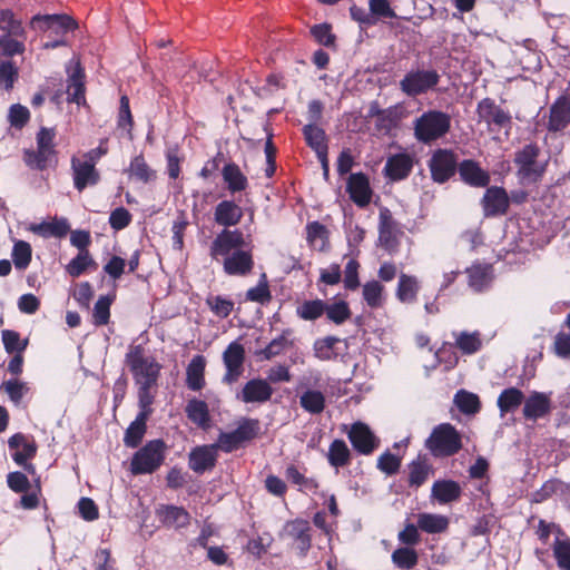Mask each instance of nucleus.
Wrapping results in <instances>:
<instances>
[{
	"label": "nucleus",
	"instance_id": "60",
	"mask_svg": "<svg viewBox=\"0 0 570 570\" xmlns=\"http://www.w3.org/2000/svg\"><path fill=\"white\" fill-rule=\"evenodd\" d=\"M2 342L8 353L16 354L22 353L28 345L27 340L21 341L19 333L11 330L2 331Z\"/></svg>",
	"mask_w": 570,
	"mask_h": 570
},
{
	"label": "nucleus",
	"instance_id": "58",
	"mask_svg": "<svg viewBox=\"0 0 570 570\" xmlns=\"http://www.w3.org/2000/svg\"><path fill=\"white\" fill-rule=\"evenodd\" d=\"M31 246L24 240L16 242L12 249V259L16 268L26 269L31 261Z\"/></svg>",
	"mask_w": 570,
	"mask_h": 570
},
{
	"label": "nucleus",
	"instance_id": "40",
	"mask_svg": "<svg viewBox=\"0 0 570 570\" xmlns=\"http://www.w3.org/2000/svg\"><path fill=\"white\" fill-rule=\"evenodd\" d=\"M449 527V519L441 514L421 513L417 515V528L428 533H441Z\"/></svg>",
	"mask_w": 570,
	"mask_h": 570
},
{
	"label": "nucleus",
	"instance_id": "47",
	"mask_svg": "<svg viewBox=\"0 0 570 570\" xmlns=\"http://www.w3.org/2000/svg\"><path fill=\"white\" fill-rule=\"evenodd\" d=\"M128 173L142 183H149L156 178V171L148 166L141 155L131 159Z\"/></svg>",
	"mask_w": 570,
	"mask_h": 570
},
{
	"label": "nucleus",
	"instance_id": "13",
	"mask_svg": "<svg viewBox=\"0 0 570 570\" xmlns=\"http://www.w3.org/2000/svg\"><path fill=\"white\" fill-rule=\"evenodd\" d=\"M485 217H493L507 214L510 205V198L504 188L489 187L481 200Z\"/></svg>",
	"mask_w": 570,
	"mask_h": 570
},
{
	"label": "nucleus",
	"instance_id": "37",
	"mask_svg": "<svg viewBox=\"0 0 570 570\" xmlns=\"http://www.w3.org/2000/svg\"><path fill=\"white\" fill-rule=\"evenodd\" d=\"M222 175L229 191L237 193L246 189L247 178L236 164L224 166Z\"/></svg>",
	"mask_w": 570,
	"mask_h": 570
},
{
	"label": "nucleus",
	"instance_id": "61",
	"mask_svg": "<svg viewBox=\"0 0 570 570\" xmlns=\"http://www.w3.org/2000/svg\"><path fill=\"white\" fill-rule=\"evenodd\" d=\"M392 560L401 569H412L417 563V554L413 549L400 548L392 553Z\"/></svg>",
	"mask_w": 570,
	"mask_h": 570
},
{
	"label": "nucleus",
	"instance_id": "4",
	"mask_svg": "<svg viewBox=\"0 0 570 570\" xmlns=\"http://www.w3.org/2000/svg\"><path fill=\"white\" fill-rule=\"evenodd\" d=\"M165 443L161 440L149 441L137 451L130 462V471L134 475L153 473L164 462Z\"/></svg>",
	"mask_w": 570,
	"mask_h": 570
},
{
	"label": "nucleus",
	"instance_id": "54",
	"mask_svg": "<svg viewBox=\"0 0 570 570\" xmlns=\"http://www.w3.org/2000/svg\"><path fill=\"white\" fill-rule=\"evenodd\" d=\"M209 309L218 317H228L234 309V302L219 295H209L206 298Z\"/></svg>",
	"mask_w": 570,
	"mask_h": 570
},
{
	"label": "nucleus",
	"instance_id": "5",
	"mask_svg": "<svg viewBox=\"0 0 570 570\" xmlns=\"http://www.w3.org/2000/svg\"><path fill=\"white\" fill-rule=\"evenodd\" d=\"M56 132L53 129L41 128L37 134V151L26 150L23 160L32 169L42 170L53 160L56 150L53 139Z\"/></svg>",
	"mask_w": 570,
	"mask_h": 570
},
{
	"label": "nucleus",
	"instance_id": "35",
	"mask_svg": "<svg viewBox=\"0 0 570 570\" xmlns=\"http://www.w3.org/2000/svg\"><path fill=\"white\" fill-rule=\"evenodd\" d=\"M351 458V450L343 440L336 439L331 443L327 460L333 468L338 469L348 465Z\"/></svg>",
	"mask_w": 570,
	"mask_h": 570
},
{
	"label": "nucleus",
	"instance_id": "46",
	"mask_svg": "<svg viewBox=\"0 0 570 570\" xmlns=\"http://www.w3.org/2000/svg\"><path fill=\"white\" fill-rule=\"evenodd\" d=\"M432 471L431 465L426 460L417 459L409 465V484L410 487L419 488L429 478Z\"/></svg>",
	"mask_w": 570,
	"mask_h": 570
},
{
	"label": "nucleus",
	"instance_id": "39",
	"mask_svg": "<svg viewBox=\"0 0 570 570\" xmlns=\"http://www.w3.org/2000/svg\"><path fill=\"white\" fill-rule=\"evenodd\" d=\"M341 340L335 336H326L315 341L313 350L314 355L321 361H331L338 356L337 344Z\"/></svg>",
	"mask_w": 570,
	"mask_h": 570
},
{
	"label": "nucleus",
	"instance_id": "50",
	"mask_svg": "<svg viewBox=\"0 0 570 570\" xmlns=\"http://www.w3.org/2000/svg\"><path fill=\"white\" fill-rule=\"evenodd\" d=\"M482 345L479 332H460L455 334V346L464 354L476 353Z\"/></svg>",
	"mask_w": 570,
	"mask_h": 570
},
{
	"label": "nucleus",
	"instance_id": "59",
	"mask_svg": "<svg viewBox=\"0 0 570 570\" xmlns=\"http://www.w3.org/2000/svg\"><path fill=\"white\" fill-rule=\"evenodd\" d=\"M272 298L268 284L266 281V275L263 274L257 286L249 288L246 292V299L250 302H256L259 304L268 303Z\"/></svg>",
	"mask_w": 570,
	"mask_h": 570
},
{
	"label": "nucleus",
	"instance_id": "20",
	"mask_svg": "<svg viewBox=\"0 0 570 570\" xmlns=\"http://www.w3.org/2000/svg\"><path fill=\"white\" fill-rule=\"evenodd\" d=\"M458 171L461 179L472 187H487L490 183L489 173L472 159H465L460 163Z\"/></svg>",
	"mask_w": 570,
	"mask_h": 570
},
{
	"label": "nucleus",
	"instance_id": "31",
	"mask_svg": "<svg viewBox=\"0 0 570 570\" xmlns=\"http://www.w3.org/2000/svg\"><path fill=\"white\" fill-rule=\"evenodd\" d=\"M83 71L79 65L76 63L73 71L69 75L68 86H67V95L68 101L76 102L77 105L85 104V82H83Z\"/></svg>",
	"mask_w": 570,
	"mask_h": 570
},
{
	"label": "nucleus",
	"instance_id": "21",
	"mask_svg": "<svg viewBox=\"0 0 570 570\" xmlns=\"http://www.w3.org/2000/svg\"><path fill=\"white\" fill-rule=\"evenodd\" d=\"M379 222V240L383 247L392 250L396 246L399 234L397 223L394 220L392 213L387 208L380 209Z\"/></svg>",
	"mask_w": 570,
	"mask_h": 570
},
{
	"label": "nucleus",
	"instance_id": "1",
	"mask_svg": "<svg viewBox=\"0 0 570 570\" xmlns=\"http://www.w3.org/2000/svg\"><path fill=\"white\" fill-rule=\"evenodd\" d=\"M127 363L132 372L138 389L139 406H150L155 395L153 389L157 385L160 365L153 357L144 355L140 346L132 347L127 354Z\"/></svg>",
	"mask_w": 570,
	"mask_h": 570
},
{
	"label": "nucleus",
	"instance_id": "15",
	"mask_svg": "<svg viewBox=\"0 0 570 570\" xmlns=\"http://www.w3.org/2000/svg\"><path fill=\"white\" fill-rule=\"evenodd\" d=\"M353 448L361 454H371L379 445V442L368 426L364 423H354L347 434Z\"/></svg>",
	"mask_w": 570,
	"mask_h": 570
},
{
	"label": "nucleus",
	"instance_id": "6",
	"mask_svg": "<svg viewBox=\"0 0 570 570\" xmlns=\"http://www.w3.org/2000/svg\"><path fill=\"white\" fill-rule=\"evenodd\" d=\"M540 149L534 144L525 145L515 154L514 163L518 166V176L522 180L535 183L546 171V165L538 163Z\"/></svg>",
	"mask_w": 570,
	"mask_h": 570
},
{
	"label": "nucleus",
	"instance_id": "24",
	"mask_svg": "<svg viewBox=\"0 0 570 570\" xmlns=\"http://www.w3.org/2000/svg\"><path fill=\"white\" fill-rule=\"evenodd\" d=\"M412 168V156L405 153H401L387 158L384 173L391 180H401L410 175Z\"/></svg>",
	"mask_w": 570,
	"mask_h": 570
},
{
	"label": "nucleus",
	"instance_id": "52",
	"mask_svg": "<svg viewBox=\"0 0 570 570\" xmlns=\"http://www.w3.org/2000/svg\"><path fill=\"white\" fill-rule=\"evenodd\" d=\"M285 475L288 481L298 485L301 491L306 493H315L317 491L318 483L314 479L304 476L294 465H289L286 469Z\"/></svg>",
	"mask_w": 570,
	"mask_h": 570
},
{
	"label": "nucleus",
	"instance_id": "45",
	"mask_svg": "<svg viewBox=\"0 0 570 570\" xmlns=\"http://www.w3.org/2000/svg\"><path fill=\"white\" fill-rule=\"evenodd\" d=\"M303 132L308 146L315 150L316 155L318 153L327 151V145L325 144V132L324 130L314 124H307L303 128Z\"/></svg>",
	"mask_w": 570,
	"mask_h": 570
},
{
	"label": "nucleus",
	"instance_id": "16",
	"mask_svg": "<svg viewBox=\"0 0 570 570\" xmlns=\"http://www.w3.org/2000/svg\"><path fill=\"white\" fill-rule=\"evenodd\" d=\"M272 395L273 387L266 380L253 379L244 385L237 399L244 403H265Z\"/></svg>",
	"mask_w": 570,
	"mask_h": 570
},
{
	"label": "nucleus",
	"instance_id": "38",
	"mask_svg": "<svg viewBox=\"0 0 570 570\" xmlns=\"http://www.w3.org/2000/svg\"><path fill=\"white\" fill-rule=\"evenodd\" d=\"M159 513L163 522L173 528H184L190 520V515L185 509L174 505L163 507Z\"/></svg>",
	"mask_w": 570,
	"mask_h": 570
},
{
	"label": "nucleus",
	"instance_id": "56",
	"mask_svg": "<svg viewBox=\"0 0 570 570\" xmlns=\"http://www.w3.org/2000/svg\"><path fill=\"white\" fill-rule=\"evenodd\" d=\"M0 30L4 31L6 35L9 36H24V29L21 22L14 19L13 13L10 10H0Z\"/></svg>",
	"mask_w": 570,
	"mask_h": 570
},
{
	"label": "nucleus",
	"instance_id": "33",
	"mask_svg": "<svg viewBox=\"0 0 570 570\" xmlns=\"http://www.w3.org/2000/svg\"><path fill=\"white\" fill-rule=\"evenodd\" d=\"M185 412L187 414V417L197 426L206 429L209 426L210 416H209V410L206 402L193 399L189 400Z\"/></svg>",
	"mask_w": 570,
	"mask_h": 570
},
{
	"label": "nucleus",
	"instance_id": "57",
	"mask_svg": "<svg viewBox=\"0 0 570 570\" xmlns=\"http://www.w3.org/2000/svg\"><path fill=\"white\" fill-rule=\"evenodd\" d=\"M553 557L561 570H570V539H557L552 546Z\"/></svg>",
	"mask_w": 570,
	"mask_h": 570
},
{
	"label": "nucleus",
	"instance_id": "51",
	"mask_svg": "<svg viewBox=\"0 0 570 570\" xmlns=\"http://www.w3.org/2000/svg\"><path fill=\"white\" fill-rule=\"evenodd\" d=\"M384 286L377 281H371L363 285V298L371 308L383 305Z\"/></svg>",
	"mask_w": 570,
	"mask_h": 570
},
{
	"label": "nucleus",
	"instance_id": "27",
	"mask_svg": "<svg viewBox=\"0 0 570 570\" xmlns=\"http://www.w3.org/2000/svg\"><path fill=\"white\" fill-rule=\"evenodd\" d=\"M551 410V403L548 395L540 392H533L524 400L523 415L528 420H537L544 416Z\"/></svg>",
	"mask_w": 570,
	"mask_h": 570
},
{
	"label": "nucleus",
	"instance_id": "44",
	"mask_svg": "<svg viewBox=\"0 0 570 570\" xmlns=\"http://www.w3.org/2000/svg\"><path fill=\"white\" fill-rule=\"evenodd\" d=\"M324 314L330 322L336 325H342L352 316L347 302L342 299L332 303L326 302V311Z\"/></svg>",
	"mask_w": 570,
	"mask_h": 570
},
{
	"label": "nucleus",
	"instance_id": "14",
	"mask_svg": "<svg viewBox=\"0 0 570 570\" xmlns=\"http://www.w3.org/2000/svg\"><path fill=\"white\" fill-rule=\"evenodd\" d=\"M71 169L75 187L82 191L88 186H95L100 179V175L92 163L72 157Z\"/></svg>",
	"mask_w": 570,
	"mask_h": 570
},
{
	"label": "nucleus",
	"instance_id": "26",
	"mask_svg": "<svg viewBox=\"0 0 570 570\" xmlns=\"http://www.w3.org/2000/svg\"><path fill=\"white\" fill-rule=\"evenodd\" d=\"M140 409V413L125 432L124 443L128 448L138 446L146 433V421L151 413V409L150 406Z\"/></svg>",
	"mask_w": 570,
	"mask_h": 570
},
{
	"label": "nucleus",
	"instance_id": "29",
	"mask_svg": "<svg viewBox=\"0 0 570 570\" xmlns=\"http://www.w3.org/2000/svg\"><path fill=\"white\" fill-rule=\"evenodd\" d=\"M461 493L460 484L452 480L435 481L431 490L432 498L441 504L458 501Z\"/></svg>",
	"mask_w": 570,
	"mask_h": 570
},
{
	"label": "nucleus",
	"instance_id": "36",
	"mask_svg": "<svg viewBox=\"0 0 570 570\" xmlns=\"http://www.w3.org/2000/svg\"><path fill=\"white\" fill-rule=\"evenodd\" d=\"M70 227L66 219H55L31 225L30 230L43 237H63L68 234Z\"/></svg>",
	"mask_w": 570,
	"mask_h": 570
},
{
	"label": "nucleus",
	"instance_id": "25",
	"mask_svg": "<svg viewBox=\"0 0 570 570\" xmlns=\"http://www.w3.org/2000/svg\"><path fill=\"white\" fill-rule=\"evenodd\" d=\"M570 124V95L560 97L550 108L548 129L560 131Z\"/></svg>",
	"mask_w": 570,
	"mask_h": 570
},
{
	"label": "nucleus",
	"instance_id": "19",
	"mask_svg": "<svg viewBox=\"0 0 570 570\" xmlns=\"http://www.w3.org/2000/svg\"><path fill=\"white\" fill-rule=\"evenodd\" d=\"M311 527L305 520H293L285 524L284 537L293 540L297 544L301 554L305 556L311 548Z\"/></svg>",
	"mask_w": 570,
	"mask_h": 570
},
{
	"label": "nucleus",
	"instance_id": "18",
	"mask_svg": "<svg viewBox=\"0 0 570 570\" xmlns=\"http://www.w3.org/2000/svg\"><path fill=\"white\" fill-rule=\"evenodd\" d=\"M224 272L233 276H245L254 267V259L250 250H236L224 257Z\"/></svg>",
	"mask_w": 570,
	"mask_h": 570
},
{
	"label": "nucleus",
	"instance_id": "2",
	"mask_svg": "<svg viewBox=\"0 0 570 570\" xmlns=\"http://www.w3.org/2000/svg\"><path fill=\"white\" fill-rule=\"evenodd\" d=\"M451 128V117L439 110H428L414 120L413 130L417 141L431 144L445 136Z\"/></svg>",
	"mask_w": 570,
	"mask_h": 570
},
{
	"label": "nucleus",
	"instance_id": "32",
	"mask_svg": "<svg viewBox=\"0 0 570 570\" xmlns=\"http://www.w3.org/2000/svg\"><path fill=\"white\" fill-rule=\"evenodd\" d=\"M469 287L476 292H483L492 282L491 267L484 265H473L466 269Z\"/></svg>",
	"mask_w": 570,
	"mask_h": 570
},
{
	"label": "nucleus",
	"instance_id": "42",
	"mask_svg": "<svg viewBox=\"0 0 570 570\" xmlns=\"http://www.w3.org/2000/svg\"><path fill=\"white\" fill-rule=\"evenodd\" d=\"M307 242L316 250H324L328 244V232L318 222L309 223L306 226Z\"/></svg>",
	"mask_w": 570,
	"mask_h": 570
},
{
	"label": "nucleus",
	"instance_id": "34",
	"mask_svg": "<svg viewBox=\"0 0 570 570\" xmlns=\"http://www.w3.org/2000/svg\"><path fill=\"white\" fill-rule=\"evenodd\" d=\"M420 291V283L415 276L401 274L396 288V297L402 303H413Z\"/></svg>",
	"mask_w": 570,
	"mask_h": 570
},
{
	"label": "nucleus",
	"instance_id": "64",
	"mask_svg": "<svg viewBox=\"0 0 570 570\" xmlns=\"http://www.w3.org/2000/svg\"><path fill=\"white\" fill-rule=\"evenodd\" d=\"M110 299L106 296L100 297L94 307V323L98 326L105 325L108 323L110 317Z\"/></svg>",
	"mask_w": 570,
	"mask_h": 570
},
{
	"label": "nucleus",
	"instance_id": "8",
	"mask_svg": "<svg viewBox=\"0 0 570 570\" xmlns=\"http://www.w3.org/2000/svg\"><path fill=\"white\" fill-rule=\"evenodd\" d=\"M440 80L435 70H412L400 82L401 90L414 97L434 88Z\"/></svg>",
	"mask_w": 570,
	"mask_h": 570
},
{
	"label": "nucleus",
	"instance_id": "63",
	"mask_svg": "<svg viewBox=\"0 0 570 570\" xmlns=\"http://www.w3.org/2000/svg\"><path fill=\"white\" fill-rule=\"evenodd\" d=\"M12 36L3 35L0 37V58L6 59L24 51V45L21 41L11 38Z\"/></svg>",
	"mask_w": 570,
	"mask_h": 570
},
{
	"label": "nucleus",
	"instance_id": "53",
	"mask_svg": "<svg viewBox=\"0 0 570 570\" xmlns=\"http://www.w3.org/2000/svg\"><path fill=\"white\" fill-rule=\"evenodd\" d=\"M454 403L459 410L465 414H474L479 412L481 405L476 394L466 392L464 390H461L455 394Z\"/></svg>",
	"mask_w": 570,
	"mask_h": 570
},
{
	"label": "nucleus",
	"instance_id": "3",
	"mask_svg": "<svg viewBox=\"0 0 570 570\" xmlns=\"http://www.w3.org/2000/svg\"><path fill=\"white\" fill-rule=\"evenodd\" d=\"M425 446L436 458L454 455L462 449L461 434L450 423L439 424L425 441Z\"/></svg>",
	"mask_w": 570,
	"mask_h": 570
},
{
	"label": "nucleus",
	"instance_id": "12",
	"mask_svg": "<svg viewBox=\"0 0 570 570\" xmlns=\"http://www.w3.org/2000/svg\"><path fill=\"white\" fill-rule=\"evenodd\" d=\"M245 348L238 342L230 343L223 353L226 373L223 381L233 384L239 380L244 372Z\"/></svg>",
	"mask_w": 570,
	"mask_h": 570
},
{
	"label": "nucleus",
	"instance_id": "23",
	"mask_svg": "<svg viewBox=\"0 0 570 570\" xmlns=\"http://www.w3.org/2000/svg\"><path fill=\"white\" fill-rule=\"evenodd\" d=\"M216 445H204L194 449L189 454V468L196 473H203L215 466L217 452Z\"/></svg>",
	"mask_w": 570,
	"mask_h": 570
},
{
	"label": "nucleus",
	"instance_id": "7",
	"mask_svg": "<svg viewBox=\"0 0 570 570\" xmlns=\"http://www.w3.org/2000/svg\"><path fill=\"white\" fill-rule=\"evenodd\" d=\"M259 432V421L256 419H243L232 432H222L217 446L224 452L237 450L243 443L253 440Z\"/></svg>",
	"mask_w": 570,
	"mask_h": 570
},
{
	"label": "nucleus",
	"instance_id": "41",
	"mask_svg": "<svg viewBox=\"0 0 570 570\" xmlns=\"http://www.w3.org/2000/svg\"><path fill=\"white\" fill-rule=\"evenodd\" d=\"M524 401L522 391L517 387H509L502 391L498 397V406L503 416L508 412L517 410Z\"/></svg>",
	"mask_w": 570,
	"mask_h": 570
},
{
	"label": "nucleus",
	"instance_id": "22",
	"mask_svg": "<svg viewBox=\"0 0 570 570\" xmlns=\"http://www.w3.org/2000/svg\"><path fill=\"white\" fill-rule=\"evenodd\" d=\"M347 191L351 199L360 207H365L371 202L372 190L368 178L362 174H352L347 180Z\"/></svg>",
	"mask_w": 570,
	"mask_h": 570
},
{
	"label": "nucleus",
	"instance_id": "30",
	"mask_svg": "<svg viewBox=\"0 0 570 570\" xmlns=\"http://www.w3.org/2000/svg\"><path fill=\"white\" fill-rule=\"evenodd\" d=\"M206 360L203 355H196L191 358L186 370V383L193 391H199L205 385L204 372Z\"/></svg>",
	"mask_w": 570,
	"mask_h": 570
},
{
	"label": "nucleus",
	"instance_id": "48",
	"mask_svg": "<svg viewBox=\"0 0 570 570\" xmlns=\"http://www.w3.org/2000/svg\"><path fill=\"white\" fill-rule=\"evenodd\" d=\"M326 311V301L313 299L303 302L296 309L297 315L304 321H315Z\"/></svg>",
	"mask_w": 570,
	"mask_h": 570
},
{
	"label": "nucleus",
	"instance_id": "55",
	"mask_svg": "<svg viewBox=\"0 0 570 570\" xmlns=\"http://www.w3.org/2000/svg\"><path fill=\"white\" fill-rule=\"evenodd\" d=\"M90 266H96V263L88 250H82L70 261L66 269L70 276L78 277Z\"/></svg>",
	"mask_w": 570,
	"mask_h": 570
},
{
	"label": "nucleus",
	"instance_id": "43",
	"mask_svg": "<svg viewBox=\"0 0 570 570\" xmlns=\"http://www.w3.org/2000/svg\"><path fill=\"white\" fill-rule=\"evenodd\" d=\"M301 406L311 414H320L325 409V396L321 391L307 390L299 396Z\"/></svg>",
	"mask_w": 570,
	"mask_h": 570
},
{
	"label": "nucleus",
	"instance_id": "62",
	"mask_svg": "<svg viewBox=\"0 0 570 570\" xmlns=\"http://www.w3.org/2000/svg\"><path fill=\"white\" fill-rule=\"evenodd\" d=\"M18 78L17 67L8 59L0 58V86L9 90Z\"/></svg>",
	"mask_w": 570,
	"mask_h": 570
},
{
	"label": "nucleus",
	"instance_id": "9",
	"mask_svg": "<svg viewBox=\"0 0 570 570\" xmlns=\"http://www.w3.org/2000/svg\"><path fill=\"white\" fill-rule=\"evenodd\" d=\"M458 158L452 150L438 149L429 161L432 179L443 184L448 181L458 169Z\"/></svg>",
	"mask_w": 570,
	"mask_h": 570
},
{
	"label": "nucleus",
	"instance_id": "28",
	"mask_svg": "<svg viewBox=\"0 0 570 570\" xmlns=\"http://www.w3.org/2000/svg\"><path fill=\"white\" fill-rule=\"evenodd\" d=\"M215 222L224 227L237 225L243 217V209L230 200L220 202L214 213Z\"/></svg>",
	"mask_w": 570,
	"mask_h": 570
},
{
	"label": "nucleus",
	"instance_id": "11",
	"mask_svg": "<svg viewBox=\"0 0 570 570\" xmlns=\"http://www.w3.org/2000/svg\"><path fill=\"white\" fill-rule=\"evenodd\" d=\"M476 114L480 121H484L490 130L511 127V116L489 98L482 99L478 104Z\"/></svg>",
	"mask_w": 570,
	"mask_h": 570
},
{
	"label": "nucleus",
	"instance_id": "49",
	"mask_svg": "<svg viewBox=\"0 0 570 570\" xmlns=\"http://www.w3.org/2000/svg\"><path fill=\"white\" fill-rule=\"evenodd\" d=\"M118 129L125 131L126 137L128 140H134V134H132V127H134V119L129 107V99L127 96H121L120 98V107H119V114H118V121H117Z\"/></svg>",
	"mask_w": 570,
	"mask_h": 570
},
{
	"label": "nucleus",
	"instance_id": "17",
	"mask_svg": "<svg viewBox=\"0 0 570 570\" xmlns=\"http://www.w3.org/2000/svg\"><path fill=\"white\" fill-rule=\"evenodd\" d=\"M30 26L40 30L52 29L56 33L68 32L78 27L77 22L67 14H37L31 19Z\"/></svg>",
	"mask_w": 570,
	"mask_h": 570
},
{
	"label": "nucleus",
	"instance_id": "10",
	"mask_svg": "<svg viewBox=\"0 0 570 570\" xmlns=\"http://www.w3.org/2000/svg\"><path fill=\"white\" fill-rule=\"evenodd\" d=\"M245 246V238L239 229H223L213 240L210 246V256L217 259L219 256L226 257L233 252L240 250Z\"/></svg>",
	"mask_w": 570,
	"mask_h": 570
}]
</instances>
